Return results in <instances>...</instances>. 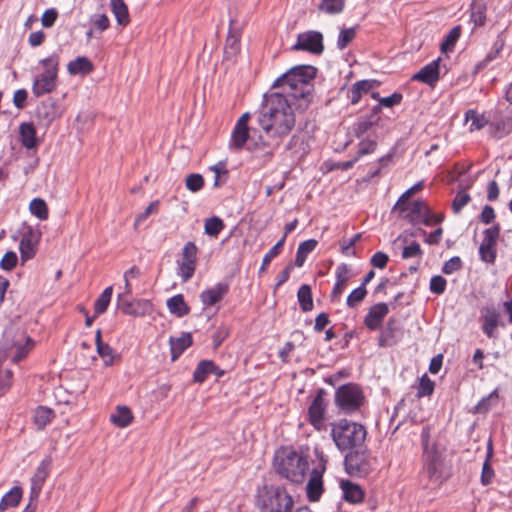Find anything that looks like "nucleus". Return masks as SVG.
<instances>
[{
    "label": "nucleus",
    "mask_w": 512,
    "mask_h": 512,
    "mask_svg": "<svg viewBox=\"0 0 512 512\" xmlns=\"http://www.w3.org/2000/svg\"><path fill=\"white\" fill-rule=\"evenodd\" d=\"M316 71L311 65L293 67L273 84L274 88L279 87L282 92L265 95L259 124L272 138L270 146H279L281 140L290 134L296 123L294 111L303 112L311 104Z\"/></svg>",
    "instance_id": "1"
},
{
    "label": "nucleus",
    "mask_w": 512,
    "mask_h": 512,
    "mask_svg": "<svg viewBox=\"0 0 512 512\" xmlns=\"http://www.w3.org/2000/svg\"><path fill=\"white\" fill-rule=\"evenodd\" d=\"M331 436L340 451H352L364 447L367 431L359 423L342 419L332 424Z\"/></svg>",
    "instance_id": "2"
},
{
    "label": "nucleus",
    "mask_w": 512,
    "mask_h": 512,
    "mask_svg": "<svg viewBox=\"0 0 512 512\" xmlns=\"http://www.w3.org/2000/svg\"><path fill=\"white\" fill-rule=\"evenodd\" d=\"M59 60V54L54 53L40 61V64L43 66V72L34 79L32 85V93L36 97H41L55 90L58 78Z\"/></svg>",
    "instance_id": "3"
},
{
    "label": "nucleus",
    "mask_w": 512,
    "mask_h": 512,
    "mask_svg": "<svg viewBox=\"0 0 512 512\" xmlns=\"http://www.w3.org/2000/svg\"><path fill=\"white\" fill-rule=\"evenodd\" d=\"M308 465L306 457L295 451H290L276 463V470L291 482L301 483L305 478Z\"/></svg>",
    "instance_id": "4"
},
{
    "label": "nucleus",
    "mask_w": 512,
    "mask_h": 512,
    "mask_svg": "<svg viewBox=\"0 0 512 512\" xmlns=\"http://www.w3.org/2000/svg\"><path fill=\"white\" fill-rule=\"evenodd\" d=\"M293 506L292 496L284 488L276 487L266 491L260 509L261 512H291Z\"/></svg>",
    "instance_id": "5"
},
{
    "label": "nucleus",
    "mask_w": 512,
    "mask_h": 512,
    "mask_svg": "<svg viewBox=\"0 0 512 512\" xmlns=\"http://www.w3.org/2000/svg\"><path fill=\"white\" fill-rule=\"evenodd\" d=\"M346 472L353 477H364L372 470V460L364 447L350 451L344 460Z\"/></svg>",
    "instance_id": "6"
},
{
    "label": "nucleus",
    "mask_w": 512,
    "mask_h": 512,
    "mask_svg": "<svg viewBox=\"0 0 512 512\" xmlns=\"http://www.w3.org/2000/svg\"><path fill=\"white\" fill-rule=\"evenodd\" d=\"M363 400V393L356 384L343 385L335 393L336 404L345 413L357 410L362 405Z\"/></svg>",
    "instance_id": "7"
},
{
    "label": "nucleus",
    "mask_w": 512,
    "mask_h": 512,
    "mask_svg": "<svg viewBox=\"0 0 512 512\" xmlns=\"http://www.w3.org/2000/svg\"><path fill=\"white\" fill-rule=\"evenodd\" d=\"M40 238L41 232L39 230L26 223L23 224L19 247L22 260H29L35 256Z\"/></svg>",
    "instance_id": "8"
},
{
    "label": "nucleus",
    "mask_w": 512,
    "mask_h": 512,
    "mask_svg": "<svg viewBox=\"0 0 512 512\" xmlns=\"http://www.w3.org/2000/svg\"><path fill=\"white\" fill-rule=\"evenodd\" d=\"M294 51H308L319 55L324 50L323 35L318 31H306L297 36V42L292 46Z\"/></svg>",
    "instance_id": "9"
},
{
    "label": "nucleus",
    "mask_w": 512,
    "mask_h": 512,
    "mask_svg": "<svg viewBox=\"0 0 512 512\" xmlns=\"http://www.w3.org/2000/svg\"><path fill=\"white\" fill-rule=\"evenodd\" d=\"M197 246L194 242H187L181 253V261L179 263V276L186 282L192 278L196 269Z\"/></svg>",
    "instance_id": "10"
},
{
    "label": "nucleus",
    "mask_w": 512,
    "mask_h": 512,
    "mask_svg": "<svg viewBox=\"0 0 512 512\" xmlns=\"http://www.w3.org/2000/svg\"><path fill=\"white\" fill-rule=\"evenodd\" d=\"M117 306L124 314L140 317L151 312L152 304L145 299H134L129 301L124 294H119L117 297Z\"/></svg>",
    "instance_id": "11"
},
{
    "label": "nucleus",
    "mask_w": 512,
    "mask_h": 512,
    "mask_svg": "<svg viewBox=\"0 0 512 512\" xmlns=\"http://www.w3.org/2000/svg\"><path fill=\"white\" fill-rule=\"evenodd\" d=\"M424 471L428 477H434L442 466V454L437 444L432 443L430 447L423 448Z\"/></svg>",
    "instance_id": "12"
},
{
    "label": "nucleus",
    "mask_w": 512,
    "mask_h": 512,
    "mask_svg": "<svg viewBox=\"0 0 512 512\" xmlns=\"http://www.w3.org/2000/svg\"><path fill=\"white\" fill-rule=\"evenodd\" d=\"M388 313L389 307L386 303L381 302L371 306L364 318L365 326L372 331L379 330Z\"/></svg>",
    "instance_id": "13"
},
{
    "label": "nucleus",
    "mask_w": 512,
    "mask_h": 512,
    "mask_svg": "<svg viewBox=\"0 0 512 512\" xmlns=\"http://www.w3.org/2000/svg\"><path fill=\"white\" fill-rule=\"evenodd\" d=\"M427 205L421 201L416 200L406 206L407 214L404 216L408 218L413 224L423 223L426 226H431V221L427 216Z\"/></svg>",
    "instance_id": "14"
},
{
    "label": "nucleus",
    "mask_w": 512,
    "mask_h": 512,
    "mask_svg": "<svg viewBox=\"0 0 512 512\" xmlns=\"http://www.w3.org/2000/svg\"><path fill=\"white\" fill-rule=\"evenodd\" d=\"M324 412H325V401L324 398L318 394L309 406L308 414L309 421L313 427L320 431L324 427Z\"/></svg>",
    "instance_id": "15"
},
{
    "label": "nucleus",
    "mask_w": 512,
    "mask_h": 512,
    "mask_svg": "<svg viewBox=\"0 0 512 512\" xmlns=\"http://www.w3.org/2000/svg\"><path fill=\"white\" fill-rule=\"evenodd\" d=\"M483 319L482 331L489 337L495 336L496 328L499 325L500 313L493 306L483 307L481 310Z\"/></svg>",
    "instance_id": "16"
},
{
    "label": "nucleus",
    "mask_w": 512,
    "mask_h": 512,
    "mask_svg": "<svg viewBox=\"0 0 512 512\" xmlns=\"http://www.w3.org/2000/svg\"><path fill=\"white\" fill-rule=\"evenodd\" d=\"M439 62L440 58L425 65L412 77V79L434 86L439 79Z\"/></svg>",
    "instance_id": "17"
},
{
    "label": "nucleus",
    "mask_w": 512,
    "mask_h": 512,
    "mask_svg": "<svg viewBox=\"0 0 512 512\" xmlns=\"http://www.w3.org/2000/svg\"><path fill=\"white\" fill-rule=\"evenodd\" d=\"M340 488L343 492V498L345 501L351 504H359L363 502L365 492L360 485L353 483L350 480H342L340 482Z\"/></svg>",
    "instance_id": "18"
},
{
    "label": "nucleus",
    "mask_w": 512,
    "mask_h": 512,
    "mask_svg": "<svg viewBox=\"0 0 512 512\" xmlns=\"http://www.w3.org/2000/svg\"><path fill=\"white\" fill-rule=\"evenodd\" d=\"M210 374L222 377L224 375V371L216 366L213 361L202 360L198 363L194 371L193 379L195 382L202 383Z\"/></svg>",
    "instance_id": "19"
},
{
    "label": "nucleus",
    "mask_w": 512,
    "mask_h": 512,
    "mask_svg": "<svg viewBox=\"0 0 512 512\" xmlns=\"http://www.w3.org/2000/svg\"><path fill=\"white\" fill-rule=\"evenodd\" d=\"M38 119L44 124H51L57 117L60 116V112L53 99H47L43 101L36 111Z\"/></svg>",
    "instance_id": "20"
},
{
    "label": "nucleus",
    "mask_w": 512,
    "mask_h": 512,
    "mask_svg": "<svg viewBox=\"0 0 512 512\" xmlns=\"http://www.w3.org/2000/svg\"><path fill=\"white\" fill-rule=\"evenodd\" d=\"M51 460L44 459L37 467L32 479H31V495L32 497H38L41 492L42 486L49 474V466Z\"/></svg>",
    "instance_id": "21"
},
{
    "label": "nucleus",
    "mask_w": 512,
    "mask_h": 512,
    "mask_svg": "<svg viewBox=\"0 0 512 512\" xmlns=\"http://www.w3.org/2000/svg\"><path fill=\"white\" fill-rule=\"evenodd\" d=\"M228 290L229 285L227 283L220 282L215 287L204 290L200 294V299L204 305L212 306L222 300Z\"/></svg>",
    "instance_id": "22"
},
{
    "label": "nucleus",
    "mask_w": 512,
    "mask_h": 512,
    "mask_svg": "<svg viewBox=\"0 0 512 512\" xmlns=\"http://www.w3.org/2000/svg\"><path fill=\"white\" fill-rule=\"evenodd\" d=\"M171 360L175 361L179 356L192 345V336L190 333H182L180 337H170Z\"/></svg>",
    "instance_id": "23"
},
{
    "label": "nucleus",
    "mask_w": 512,
    "mask_h": 512,
    "mask_svg": "<svg viewBox=\"0 0 512 512\" xmlns=\"http://www.w3.org/2000/svg\"><path fill=\"white\" fill-rule=\"evenodd\" d=\"M307 496L310 501L319 500L323 492L322 474L318 469L311 472L310 479L307 483Z\"/></svg>",
    "instance_id": "24"
},
{
    "label": "nucleus",
    "mask_w": 512,
    "mask_h": 512,
    "mask_svg": "<svg viewBox=\"0 0 512 512\" xmlns=\"http://www.w3.org/2000/svg\"><path fill=\"white\" fill-rule=\"evenodd\" d=\"M375 86L374 81L361 80L352 85L348 91V98L352 104H356L361 99L362 94L368 93Z\"/></svg>",
    "instance_id": "25"
},
{
    "label": "nucleus",
    "mask_w": 512,
    "mask_h": 512,
    "mask_svg": "<svg viewBox=\"0 0 512 512\" xmlns=\"http://www.w3.org/2000/svg\"><path fill=\"white\" fill-rule=\"evenodd\" d=\"M22 145L27 149L37 146L36 129L32 123H22L19 128Z\"/></svg>",
    "instance_id": "26"
},
{
    "label": "nucleus",
    "mask_w": 512,
    "mask_h": 512,
    "mask_svg": "<svg viewBox=\"0 0 512 512\" xmlns=\"http://www.w3.org/2000/svg\"><path fill=\"white\" fill-rule=\"evenodd\" d=\"M248 139H249V127H243V126L239 127V126L235 125V127L232 131L229 147L231 149L238 151L244 147V145L246 144Z\"/></svg>",
    "instance_id": "27"
},
{
    "label": "nucleus",
    "mask_w": 512,
    "mask_h": 512,
    "mask_svg": "<svg viewBox=\"0 0 512 512\" xmlns=\"http://www.w3.org/2000/svg\"><path fill=\"white\" fill-rule=\"evenodd\" d=\"M487 6L484 0H473L471 4L470 19L477 26H483L486 22Z\"/></svg>",
    "instance_id": "28"
},
{
    "label": "nucleus",
    "mask_w": 512,
    "mask_h": 512,
    "mask_svg": "<svg viewBox=\"0 0 512 512\" xmlns=\"http://www.w3.org/2000/svg\"><path fill=\"white\" fill-rule=\"evenodd\" d=\"M21 498L22 489L18 486L11 488L0 501V512L16 507L20 503Z\"/></svg>",
    "instance_id": "29"
},
{
    "label": "nucleus",
    "mask_w": 512,
    "mask_h": 512,
    "mask_svg": "<svg viewBox=\"0 0 512 512\" xmlns=\"http://www.w3.org/2000/svg\"><path fill=\"white\" fill-rule=\"evenodd\" d=\"M110 420L116 426L125 428L132 422L133 415L128 407L118 406L115 413L110 415Z\"/></svg>",
    "instance_id": "30"
},
{
    "label": "nucleus",
    "mask_w": 512,
    "mask_h": 512,
    "mask_svg": "<svg viewBox=\"0 0 512 512\" xmlns=\"http://www.w3.org/2000/svg\"><path fill=\"white\" fill-rule=\"evenodd\" d=\"M167 307L170 313L176 315L177 317H183L187 315L190 311L189 307L184 301V297L182 294H177L167 300Z\"/></svg>",
    "instance_id": "31"
},
{
    "label": "nucleus",
    "mask_w": 512,
    "mask_h": 512,
    "mask_svg": "<svg viewBox=\"0 0 512 512\" xmlns=\"http://www.w3.org/2000/svg\"><path fill=\"white\" fill-rule=\"evenodd\" d=\"M67 70L71 75L87 74L93 70V64L87 57H77L68 63Z\"/></svg>",
    "instance_id": "32"
},
{
    "label": "nucleus",
    "mask_w": 512,
    "mask_h": 512,
    "mask_svg": "<svg viewBox=\"0 0 512 512\" xmlns=\"http://www.w3.org/2000/svg\"><path fill=\"white\" fill-rule=\"evenodd\" d=\"M95 343L97 352L103 359L105 365H111L114 359V351L109 344L102 342L101 330H97L96 332Z\"/></svg>",
    "instance_id": "33"
},
{
    "label": "nucleus",
    "mask_w": 512,
    "mask_h": 512,
    "mask_svg": "<svg viewBox=\"0 0 512 512\" xmlns=\"http://www.w3.org/2000/svg\"><path fill=\"white\" fill-rule=\"evenodd\" d=\"M111 9L119 25L126 26L129 23L128 7L124 0H111Z\"/></svg>",
    "instance_id": "34"
},
{
    "label": "nucleus",
    "mask_w": 512,
    "mask_h": 512,
    "mask_svg": "<svg viewBox=\"0 0 512 512\" xmlns=\"http://www.w3.org/2000/svg\"><path fill=\"white\" fill-rule=\"evenodd\" d=\"M297 298L303 312H308L313 309L312 290L308 284L300 286L297 292Z\"/></svg>",
    "instance_id": "35"
},
{
    "label": "nucleus",
    "mask_w": 512,
    "mask_h": 512,
    "mask_svg": "<svg viewBox=\"0 0 512 512\" xmlns=\"http://www.w3.org/2000/svg\"><path fill=\"white\" fill-rule=\"evenodd\" d=\"M317 244V241L314 239H309L300 243L295 258V265L297 267L303 266L308 254L316 248Z\"/></svg>",
    "instance_id": "36"
},
{
    "label": "nucleus",
    "mask_w": 512,
    "mask_h": 512,
    "mask_svg": "<svg viewBox=\"0 0 512 512\" xmlns=\"http://www.w3.org/2000/svg\"><path fill=\"white\" fill-rule=\"evenodd\" d=\"M492 120V126L494 127L492 134L496 138H502L503 136L509 134L512 131V118L506 117L497 119L496 116H493Z\"/></svg>",
    "instance_id": "37"
},
{
    "label": "nucleus",
    "mask_w": 512,
    "mask_h": 512,
    "mask_svg": "<svg viewBox=\"0 0 512 512\" xmlns=\"http://www.w3.org/2000/svg\"><path fill=\"white\" fill-rule=\"evenodd\" d=\"M29 211L39 220H47L49 210L46 202L42 198H34L29 204Z\"/></svg>",
    "instance_id": "38"
},
{
    "label": "nucleus",
    "mask_w": 512,
    "mask_h": 512,
    "mask_svg": "<svg viewBox=\"0 0 512 512\" xmlns=\"http://www.w3.org/2000/svg\"><path fill=\"white\" fill-rule=\"evenodd\" d=\"M345 7V0H321L318 4V10L325 14H339Z\"/></svg>",
    "instance_id": "39"
},
{
    "label": "nucleus",
    "mask_w": 512,
    "mask_h": 512,
    "mask_svg": "<svg viewBox=\"0 0 512 512\" xmlns=\"http://www.w3.org/2000/svg\"><path fill=\"white\" fill-rule=\"evenodd\" d=\"M465 120L470 122V131L481 130L489 121L484 115L475 110H468L465 113Z\"/></svg>",
    "instance_id": "40"
},
{
    "label": "nucleus",
    "mask_w": 512,
    "mask_h": 512,
    "mask_svg": "<svg viewBox=\"0 0 512 512\" xmlns=\"http://www.w3.org/2000/svg\"><path fill=\"white\" fill-rule=\"evenodd\" d=\"M112 292L113 287L109 286L105 288L104 291L97 298L94 304V311L96 316L104 313L107 310L108 305L111 301Z\"/></svg>",
    "instance_id": "41"
},
{
    "label": "nucleus",
    "mask_w": 512,
    "mask_h": 512,
    "mask_svg": "<svg viewBox=\"0 0 512 512\" xmlns=\"http://www.w3.org/2000/svg\"><path fill=\"white\" fill-rule=\"evenodd\" d=\"M54 417V412L46 407H38L34 412V422L39 429H43Z\"/></svg>",
    "instance_id": "42"
},
{
    "label": "nucleus",
    "mask_w": 512,
    "mask_h": 512,
    "mask_svg": "<svg viewBox=\"0 0 512 512\" xmlns=\"http://www.w3.org/2000/svg\"><path fill=\"white\" fill-rule=\"evenodd\" d=\"M224 227L225 225L223 220L219 217L213 216L205 220L204 231L208 236L217 237Z\"/></svg>",
    "instance_id": "43"
},
{
    "label": "nucleus",
    "mask_w": 512,
    "mask_h": 512,
    "mask_svg": "<svg viewBox=\"0 0 512 512\" xmlns=\"http://www.w3.org/2000/svg\"><path fill=\"white\" fill-rule=\"evenodd\" d=\"M284 243L285 236H282V238L264 255L259 273H263L266 271L267 266L270 264V262L280 254Z\"/></svg>",
    "instance_id": "44"
},
{
    "label": "nucleus",
    "mask_w": 512,
    "mask_h": 512,
    "mask_svg": "<svg viewBox=\"0 0 512 512\" xmlns=\"http://www.w3.org/2000/svg\"><path fill=\"white\" fill-rule=\"evenodd\" d=\"M492 453H493L492 443L489 442L488 447H487V458L483 464L482 473H481V482L483 485H488L489 483H491V481L494 477V470L492 469V467L489 463L490 458L492 457Z\"/></svg>",
    "instance_id": "45"
},
{
    "label": "nucleus",
    "mask_w": 512,
    "mask_h": 512,
    "mask_svg": "<svg viewBox=\"0 0 512 512\" xmlns=\"http://www.w3.org/2000/svg\"><path fill=\"white\" fill-rule=\"evenodd\" d=\"M479 255L482 261L494 264L496 259V245L482 241L479 247Z\"/></svg>",
    "instance_id": "46"
},
{
    "label": "nucleus",
    "mask_w": 512,
    "mask_h": 512,
    "mask_svg": "<svg viewBox=\"0 0 512 512\" xmlns=\"http://www.w3.org/2000/svg\"><path fill=\"white\" fill-rule=\"evenodd\" d=\"M461 35V27L456 26L453 27L449 33L447 34L445 40L441 44V49L443 52L451 51L454 48L455 43L459 39Z\"/></svg>",
    "instance_id": "47"
},
{
    "label": "nucleus",
    "mask_w": 512,
    "mask_h": 512,
    "mask_svg": "<svg viewBox=\"0 0 512 512\" xmlns=\"http://www.w3.org/2000/svg\"><path fill=\"white\" fill-rule=\"evenodd\" d=\"M367 294L366 288L364 286H359L354 289L347 297L346 304L349 308H355L361 303Z\"/></svg>",
    "instance_id": "48"
},
{
    "label": "nucleus",
    "mask_w": 512,
    "mask_h": 512,
    "mask_svg": "<svg viewBox=\"0 0 512 512\" xmlns=\"http://www.w3.org/2000/svg\"><path fill=\"white\" fill-rule=\"evenodd\" d=\"M434 386V382L427 375H423L419 381L417 397L430 396L434 391Z\"/></svg>",
    "instance_id": "49"
},
{
    "label": "nucleus",
    "mask_w": 512,
    "mask_h": 512,
    "mask_svg": "<svg viewBox=\"0 0 512 512\" xmlns=\"http://www.w3.org/2000/svg\"><path fill=\"white\" fill-rule=\"evenodd\" d=\"M185 185L186 188L191 192H198L200 191L204 186V179L202 175L192 173L189 174L185 179Z\"/></svg>",
    "instance_id": "50"
},
{
    "label": "nucleus",
    "mask_w": 512,
    "mask_h": 512,
    "mask_svg": "<svg viewBox=\"0 0 512 512\" xmlns=\"http://www.w3.org/2000/svg\"><path fill=\"white\" fill-rule=\"evenodd\" d=\"M356 35V29L355 28H347L340 31L338 40H337V46L339 49L346 48L352 40L355 38Z\"/></svg>",
    "instance_id": "51"
},
{
    "label": "nucleus",
    "mask_w": 512,
    "mask_h": 512,
    "mask_svg": "<svg viewBox=\"0 0 512 512\" xmlns=\"http://www.w3.org/2000/svg\"><path fill=\"white\" fill-rule=\"evenodd\" d=\"M372 97L379 101L380 106L388 108L400 104L403 98L400 93H393L392 95L383 98H380L378 93H372Z\"/></svg>",
    "instance_id": "52"
},
{
    "label": "nucleus",
    "mask_w": 512,
    "mask_h": 512,
    "mask_svg": "<svg viewBox=\"0 0 512 512\" xmlns=\"http://www.w3.org/2000/svg\"><path fill=\"white\" fill-rule=\"evenodd\" d=\"M471 200L470 195L465 191H459L453 201H452V209L454 213L458 214L463 207H465Z\"/></svg>",
    "instance_id": "53"
},
{
    "label": "nucleus",
    "mask_w": 512,
    "mask_h": 512,
    "mask_svg": "<svg viewBox=\"0 0 512 512\" xmlns=\"http://www.w3.org/2000/svg\"><path fill=\"white\" fill-rule=\"evenodd\" d=\"M423 255V251L417 242H412L410 245L405 246L402 251V258H421Z\"/></svg>",
    "instance_id": "54"
},
{
    "label": "nucleus",
    "mask_w": 512,
    "mask_h": 512,
    "mask_svg": "<svg viewBox=\"0 0 512 512\" xmlns=\"http://www.w3.org/2000/svg\"><path fill=\"white\" fill-rule=\"evenodd\" d=\"M446 285V279L440 275H436L431 278L429 288L432 293L440 295L444 293Z\"/></svg>",
    "instance_id": "55"
},
{
    "label": "nucleus",
    "mask_w": 512,
    "mask_h": 512,
    "mask_svg": "<svg viewBox=\"0 0 512 512\" xmlns=\"http://www.w3.org/2000/svg\"><path fill=\"white\" fill-rule=\"evenodd\" d=\"M158 207H159V201H153L151 202L148 207L141 213H139L136 218H135V222H134V228L137 229L138 226L143 222L145 221L150 214L156 212L158 210Z\"/></svg>",
    "instance_id": "56"
},
{
    "label": "nucleus",
    "mask_w": 512,
    "mask_h": 512,
    "mask_svg": "<svg viewBox=\"0 0 512 512\" xmlns=\"http://www.w3.org/2000/svg\"><path fill=\"white\" fill-rule=\"evenodd\" d=\"M361 235L356 234L354 235L350 240L346 241L343 240L340 242L341 252L345 256H355L356 252L353 249V246L356 244V242L360 239Z\"/></svg>",
    "instance_id": "57"
},
{
    "label": "nucleus",
    "mask_w": 512,
    "mask_h": 512,
    "mask_svg": "<svg viewBox=\"0 0 512 512\" xmlns=\"http://www.w3.org/2000/svg\"><path fill=\"white\" fill-rule=\"evenodd\" d=\"M462 267V260L460 257L455 256L446 261L442 267V272L444 274H452Z\"/></svg>",
    "instance_id": "58"
},
{
    "label": "nucleus",
    "mask_w": 512,
    "mask_h": 512,
    "mask_svg": "<svg viewBox=\"0 0 512 512\" xmlns=\"http://www.w3.org/2000/svg\"><path fill=\"white\" fill-rule=\"evenodd\" d=\"M240 43L237 35L229 34L226 40L225 53L227 55H236L239 51Z\"/></svg>",
    "instance_id": "59"
},
{
    "label": "nucleus",
    "mask_w": 512,
    "mask_h": 512,
    "mask_svg": "<svg viewBox=\"0 0 512 512\" xmlns=\"http://www.w3.org/2000/svg\"><path fill=\"white\" fill-rule=\"evenodd\" d=\"M377 143L374 140H362L359 143V149L357 151V157H361L370 153H373L376 149Z\"/></svg>",
    "instance_id": "60"
},
{
    "label": "nucleus",
    "mask_w": 512,
    "mask_h": 512,
    "mask_svg": "<svg viewBox=\"0 0 512 512\" xmlns=\"http://www.w3.org/2000/svg\"><path fill=\"white\" fill-rule=\"evenodd\" d=\"M17 264V255L12 251L5 253L0 262V267L4 270H12Z\"/></svg>",
    "instance_id": "61"
},
{
    "label": "nucleus",
    "mask_w": 512,
    "mask_h": 512,
    "mask_svg": "<svg viewBox=\"0 0 512 512\" xmlns=\"http://www.w3.org/2000/svg\"><path fill=\"white\" fill-rule=\"evenodd\" d=\"M484 242L497 244V240L499 238L500 234V227L499 225H495L493 227H490L484 231Z\"/></svg>",
    "instance_id": "62"
},
{
    "label": "nucleus",
    "mask_w": 512,
    "mask_h": 512,
    "mask_svg": "<svg viewBox=\"0 0 512 512\" xmlns=\"http://www.w3.org/2000/svg\"><path fill=\"white\" fill-rule=\"evenodd\" d=\"M374 122L369 119L359 121L354 127V133L357 138L364 135L372 126Z\"/></svg>",
    "instance_id": "63"
},
{
    "label": "nucleus",
    "mask_w": 512,
    "mask_h": 512,
    "mask_svg": "<svg viewBox=\"0 0 512 512\" xmlns=\"http://www.w3.org/2000/svg\"><path fill=\"white\" fill-rule=\"evenodd\" d=\"M389 257L383 252H376L372 258L371 263L374 267L383 269L386 267Z\"/></svg>",
    "instance_id": "64"
}]
</instances>
